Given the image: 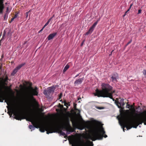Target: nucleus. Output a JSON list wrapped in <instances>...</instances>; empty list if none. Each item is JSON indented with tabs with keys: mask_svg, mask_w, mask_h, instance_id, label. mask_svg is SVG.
I'll use <instances>...</instances> for the list:
<instances>
[{
	"mask_svg": "<svg viewBox=\"0 0 146 146\" xmlns=\"http://www.w3.org/2000/svg\"><path fill=\"white\" fill-rule=\"evenodd\" d=\"M113 87L109 84L107 83H102L101 84V90L97 89L96 93H94L95 96L98 97H108L112 99V94L115 92V91L113 90Z\"/></svg>",
	"mask_w": 146,
	"mask_h": 146,
	"instance_id": "1",
	"label": "nucleus"
},
{
	"mask_svg": "<svg viewBox=\"0 0 146 146\" xmlns=\"http://www.w3.org/2000/svg\"><path fill=\"white\" fill-rule=\"evenodd\" d=\"M105 133V131L103 127L100 129H96L90 136V138L93 141H94L96 140L102 139L103 137L106 138L107 137V135H104Z\"/></svg>",
	"mask_w": 146,
	"mask_h": 146,
	"instance_id": "2",
	"label": "nucleus"
},
{
	"mask_svg": "<svg viewBox=\"0 0 146 146\" xmlns=\"http://www.w3.org/2000/svg\"><path fill=\"white\" fill-rule=\"evenodd\" d=\"M7 113L11 116L13 113L15 116V118L17 120H21L22 119H26V115L20 111L18 107L14 109H12L11 110L9 111Z\"/></svg>",
	"mask_w": 146,
	"mask_h": 146,
	"instance_id": "3",
	"label": "nucleus"
},
{
	"mask_svg": "<svg viewBox=\"0 0 146 146\" xmlns=\"http://www.w3.org/2000/svg\"><path fill=\"white\" fill-rule=\"evenodd\" d=\"M28 118L27 120L31 122L33 126L30 125L29 126V128L31 129H34V127L38 128V119L37 116L35 114H32L28 116Z\"/></svg>",
	"mask_w": 146,
	"mask_h": 146,
	"instance_id": "4",
	"label": "nucleus"
},
{
	"mask_svg": "<svg viewBox=\"0 0 146 146\" xmlns=\"http://www.w3.org/2000/svg\"><path fill=\"white\" fill-rule=\"evenodd\" d=\"M27 84H29L30 86L29 87L30 90L28 93V96L30 98L32 99H34L35 100V99H34L33 96L38 95V89L36 87H35L34 88L32 87V84L31 83L28 82Z\"/></svg>",
	"mask_w": 146,
	"mask_h": 146,
	"instance_id": "5",
	"label": "nucleus"
},
{
	"mask_svg": "<svg viewBox=\"0 0 146 146\" xmlns=\"http://www.w3.org/2000/svg\"><path fill=\"white\" fill-rule=\"evenodd\" d=\"M45 128L47 134L56 132L58 129L56 125L54 124L48 125L45 127Z\"/></svg>",
	"mask_w": 146,
	"mask_h": 146,
	"instance_id": "6",
	"label": "nucleus"
},
{
	"mask_svg": "<svg viewBox=\"0 0 146 146\" xmlns=\"http://www.w3.org/2000/svg\"><path fill=\"white\" fill-rule=\"evenodd\" d=\"M5 100V102H6L7 105L10 102L9 98L7 97L6 94L3 91L2 88L0 89V102H2L3 100Z\"/></svg>",
	"mask_w": 146,
	"mask_h": 146,
	"instance_id": "7",
	"label": "nucleus"
},
{
	"mask_svg": "<svg viewBox=\"0 0 146 146\" xmlns=\"http://www.w3.org/2000/svg\"><path fill=\"white\" fill-rule=\"evenodd\" d=\"M130 118V119L127 122L122 121V123L121 124V126H122L123 130L125 131L124 128L126 127L127 130H129L133 127L132 124V119Z\"/></svg>",
	"mask_w": 146,
	"mask_h": 146,
	"instance_id": "8",
	"label": "nucleus"
},
{
	"mask_svg": "<svg viewBox=\"0 0 146 146\" xmlns=\"http://www.w3.org/2000/svg\"><path fill=\"white\" fill-rule=\"evenodd\" d=\"M56 86H52L48 88L47 90H44L43 93L45 95H50L54 92L56 88Z\"/></svg>",
	"mask_w": 146,
	"mask_h": 146,
	"instance_id": "9",
	"label": "nucleus"
},
{
	"mask_svg": "<svg viewBox=\"0 0 146 146\" xmlns=\"http://www.w3.org/2000/svg\"><path fill=\"white\" fill-rule=\"evenodd\" d=\"M119 100L115 101V103L117 106L120 109V110H123L124 109V106L125 103L124 102V99L123 98H120Z\"/></svg>",
	"mask_w": 146,
	"mask_h": 146,
	"instance_id": "10",
	"label": "nucleus"
},
{
	"mask_svg": "<svg viewBox=\"0 0 146 146\" xmlns=\"http://www.w3.org/2000/svg\"><path fill=\"white\" fill-rule=\"evenodd\" d=\"M142 123V122L141 121L140 123L137 119L135 121H133L132 119V127L134 128H136L139 125L141 124Z\"/></svg>",
	"mask_w": 146,
	"mask_h": 146,
	"instance_id": "11",
	"label": "nucleus"
},
{
	"mask_svg": "<svg viewBox=\"0 0 146 146\" xmlns=\"http://www.w3.org/2000/svg\"><path fill=\"white\" fill-rule=\"evenodd\" d=\"M98 24L97 22H95L92 25V26L90 28L88 31L85 34V35H88L90 34H91L93 31L94 28Z\"/></svg>",
	"mask_w": 146,
	"mask_h": 146,
	"instance_id": "12",
	"label": "nucleus"
},
{
	"mask_svg": "<svg viewBox=\"0 0 146 146\" xmlns=\"http://www.w3.org/2000/svg\"><path fill=\"white\" fill-rule=\"evenodd\" d=\"M84 80V77L79 78L78 79L76 80L74 82V84L75 86H78L79 85L81 84Z\"/></svg>",
	"mask_w": 146,
	"mask_h": 146,
	"instance_id": "13",
	"label": "nucleus"
},
{
	"mask_svg": "<svg viewBox=\"0 0 146 146\" xmlns=\"http://www.w3.org/2000/svg\"><path fill=\"white\" fill-rule=\"evenodd\" d=\"M56 33H54L50 34L47 37L48 40H50L52 39L56 35Z\"/></svg>",
	"mask_w": 146,
	"mask_h": 146,
	"instance_id": "14",
	"label": "nucleus"
},
{
	"mask_svg": "<svg viewBox=\"0 0 146 146\" xmlns=\"http://www.w3.org/2000/svg\"><path fill=\"white\" fill-rule=\"evenodd\" d=\"M137 119L139 121V122L141 121L142 123L146 121V116H142L138 118Z\"/></svg>",
	"mask_w": 146,
	"mask_h": 146,
	"instance_id": "15",
	"label": "nucleus"
},
{
	"mask_svg": "<svg viewBox=\"0 0 146 146\" xmlns=\"http://www.w3.org/2000/svg\"><path fill=\"white\" fill-rule=\"evenodd\" d=\"M118 76L117 74H114L113 76H112L111 78L112 81V82L114 81L116 82L117 81V79L118 78Z\"/></svg>",
	"mask_w": 146,
	"mask_h": 146,
	"instance_id": "16",
	"label": "nucleus"
},
{
	"mask_svg": "<svg viewBox=\"0 0 146 146\" xmlns=\"http://www.w3.org/2000/svg\"><path fill=\"white\" fill-rule=\"evenodd\" d=\"M64 128L66 129V130L68 132H73L74 131V130L70 126L69 127H65Z\"/></svg>",
	"mask_w": 146,
	"mask_h": 146,
	"instance_id": "17",
	"label": "nucleus"
},
{
	"mask_svg": "<svg viewBox=\"0 0 146 146\" xmlns=\"http://www.w3.org/2000/svg\"><path fill=\"white\" fill-rule=\"evenodd\" d=\"M59 133L62 136H64V138H66L67 137V136L65 134V133L64 132L60 130L59 131Z\"/></svg>",
	"mask_w": 146,
	"mask_h": 146,
	"instance_id": "18",
	"label": "nucleus"
},
{
	"mask_svg": "<svg viewBox=\"0 0 146 146\" xmlns=\"http://www.w3.org/2000/svg\"><path fill=\"white\" fill-rule=\"evenodd\" d=\"M74 110L76 111V112L78 115H80V111L78 109L76 108V106H74Z\"/></svg>",
	"mask_w": 146,
	"mask_h": 146,
	"instance_id": "19",
	"label": "nucleus"
},
{
	"mask_svg": "<svg viewBox=\"0 0 146 146\" xmlns=\"http://www.w3.org/2000/svg\"><path fill=\"white\" fill-rule=\"evenodd\" d=\"M63 103L64 105L66 106L67 108H68V106H70L69 102H67L66 101H64L63 102H62V103Z\"/></svg>",
	"mask_w": 146,
	"mask_h": 146,
	"instance_id": "20",
	"label": "nucleus"
},
{
	"mask_svg": "<svg viewBox=\"0 0 146 146\" xmlns=\"http://www.w3.org/2000/svg\"><path fill=\"white\" fill-rule=\"evenodd\" d=\"M25 63L22 64L17 66L15 68L17 69V70H18L20 69L23 66L25 65Z\"/></svg>",
	"mask_w": 146,
	"mask_h": 146,
	"instance_id": "21",
	"label": "nucleus"
},
{
	"mask_svg": "<svg viewBox=\"0 0 146 146\" xmlns=\"http://www.w3.org/2000/svg\"><path fill=\"white\" fill-rule=\"evenodd\" d=\"M69 66L68 64H67L65 66L64 69L63 70V72H66V70L69 68Z\"/></svg>",
	"mask_w": 146,
	"mask_h": 146,
	"instance_id": "22",
	"label": "nucleus"
},
{
	"mask_svg": "<svg viewBox=\"0 0 146 146\" xmlns=\"http://www.w3.org/2000/svg\"><path fill=\"white\" fill-rule=\"evenodd\" d=\"M52 17H51L50 19H49V20H48V21L47 22V23L44 25V27H46L49 24V22L51 21V20L52 19Z\"/></svg>",
	"mask_w": 146,
	"mask_h": 146,
	"instance_id": "23",
	"label": "nucleus"
},
{
	"mask_svg": "<svg viewBox=\"0 0 146 146\" xmlns=\"http://www.w3.org/2000/svg\"><path fill=\"white\" fill-rule=\"evenodd\" d=\"M17 70L15 68L13 71L11 73L12 75H14L17 72Z\"/></svg>",
	"mask_w": 146,
	"mask_h": 146,
	"instance_id": "24",
	"label": "nucleus"
},
{
	"mask_svg": "<svg viewBox=\"0 0 146 146\" xmlns=\"http://www.w3.org/2000/svg\"><path fill=\"white\" fill-rule=\"evenodd\" d=\"M4 8V6H1V7H0V12L1 13H2L3 12Z\"/></svg>",
	"mask_w": 146,
	"mask_h": 146,
	"instance_id": "25",
	"label": "nucleus"
},
{
	"mask_svg": "<svg viewBox=\"0 0 146 146\" xmlns=\"http://www.w3.org/2000/svg\"><path fill=\"white\" fill-rule=\"evenodd\" d=\"M126 107L128 108H132L133 107L132 105H131L129 104H128V103L127 104V105Z\"/></svg>",
	"mask_w": 146,
	"mask_h": 146,
	"instance_id": "26",
	"label": "nucleus"
},
{
	"mask_svg": "<svg viewBox=\"0 0 146 146\" xmlns=\"http://www.w3.org/2000/svg\"><path fill=\"white\" fill-rule=\"evenodd\" d=\"M5 88L8 90L10 91H12V90L11 88V86L8 87V86H5Z\"/></svg>",
	"mask_w": 146,
	"mask_h": 146,
	"instance_id": "27",
	"label": "nucleus"
},
{
	"mask_svg": "<svg viewBox=\"0 0 146 146\" xmlns=\"http://www.w3.org/2000/svg\"><path fill=\"white\" fill-rule=\"evenodd\" d=\"M8 15L7 14H5L4 16V20H6L7 19Z\"/></svg>",
	"mask_w": 146,
	"mask_h": 146,
	"instance_id": "28",
	"label": "nucleus"
},
{
	"mask_svg": "<svg viewBox=\"0 0 146 146\" xmlns=\"http://www.w3.org/2000/svg\"><path fill=\"white\" fill-rule=\"evenodd\" d=\"M40 131L42 132H44L45 131V129L44 128L41 127L40 128Z\"/></svg>",
	"mask_w": 146,
	"mask_h": 146,
	"instance_id": "29",
	"label": "nucleus"
},
{
	"mask_svg": "<svg viewBox=\"0 0 146 146\" xmlns=\"http://www.w3.org/2000/svg\"><path fill=\"white\" fill-rule=\"evenodd\" d=\"M3 3V0H0V7L1 6H4Z\"/></svg>",
	"mask_w": 146,
	"mask_h": 146,
	"instance_id": "30",
	"label": "nucleus"
},
{
	"mask_svg": "<svg viewBox=\"0 0 146 146\" xmlns=\"http://www.w3.org/2000/svg\"><path fill=\"white\" fill-rule=\"evenodd\" d=\"M72 123L73 125H77V123L76 121H72Z\"/></svg>",
	"mask_w": 146,
	"mask_h": 146,
	"instance_id": "31",
	"label": "nucleus"
},
{
	"mask_svg": "<svg viewBox=\"0 0 146 146\" xmlns=\"http://www.w3.org/2000/svg\"><path fill=\"white\" fill-rule=\"evenodd\" d=\"M73 145H72V146H74L73 145L76 146L78 145V142L77 141H74L73 142Z\"/></svg>",
	"mask_w": 146,
	"mask_h": 146,
	"instance_id": "32",
	"label": "nucleus"
},
{
	"mask_svg": "<svg viewBox=\"0 0 146 146\" xmlns=\"http://www.w3.org/2000/svg\"><path fill=\"white\" fill-rule=\"evenodd\" d=\"M8 77L7 76H6L5 78H4V79L3 80H4V82H7V80H8Z\"/></svg>",
	"mask_w": 146,
	"mask_h": 146,
	"instance_id": "33",
	"label": "nucleus"
},
{
	"mask_svg": "<svg viewBox=\"0 0 146 146\" xmlns=\"http://www.w3.org/2000/svg\"><path fill=\"white\" fill-rule=\"evenodd\" d=\"M58 107V108H63V106L61 104H59Z\"/></svg>",
	"mask_w": 146,
	"mask_h": 146,
	"instance_id": "34",
	"label": "nucleus"
},
{
	"mask_svg": "<svg viewBox=\"0 0 146 146\" xmlns=\"http://www.w3.org/2000/svg\"><path fill=\"white\" fill-rule=\"evenodd\" d=\"M143 74L145 76V77L146 78V70H143Z\"/></svg>",
	"mask_w": 146,
	"mask_h": 146,
	"instance_id": "35",
	"label": "nucleus"
},
{
	"mask_svg": "<svg viewBox=\"0 0 146 146\" xmlns=\"http://www.w3.org/2000/svg\"><path fill=\"white\" fill-rule=\"evenodd\" d=\"M29 13V11L27 12L25 14V15L26 16V18H27L28 17V14Z\"/></svg>",
	"mask_w": 146,
	"mask_h": 146,
	"instance_id": "36",
	"label": "nucleus"
},
{
	"mask_svg": "<svg viewBox=\"0 0 146 146\" xmlns=\"http://www.w3.org/2000/svg\"><path fill=\"white\" fill-rule=\"evenodd\" d=\"M45 27H44V26L43 28L38 32V33H40L41 31H42Z\"/></svg>",
	"mask_w": 146,
	"mask_h": 146,
	"instance_id": "37",
	"label": "nucleus"
},
{
	"mask_svg": "<svg viewBox=\"0 0 146 146\" xmlns=\"http://www.w3.org/2000/svg\"><path fill=\"white\" fill-rule=\"evenodd\" d=\"M62 93H61L60 94V95L59 96V99H60L61 98V97L62 96Z\"/></svg>",
	"mask_w": 146,
	"mask_h": 146,
	"instance_id": "38",
	"label": "nucleus"
},
{
	"mask_svg": "<svg viewBox=\"0 0 146 146\" xmlns=\"http://www.w3.org/2000/svg\"><path fill=\"white\" fill-rule=\"evenodd\" d=\"M141 9H139L138 10V12L137 13V14H140L141 13Z\"/></svg>",
	"mask_w": 146,
	"mask_h": 146,
	"instance_id": "39",
	"label": "nucleus"
},
{
	"mask_svg": "<svg viewBox=\"0 0 146 146\" xmlns=\"http://www.w3.org/2000/svg\"><path fill=\"white\" fill-rule=\"evenodd\" d=\"M132 42V40H131L130 41H129V42H128L127 44H126V46L128 45V44H130L131 42Z\"/></svg>",
	"mask_w": 146,
	"mask_h": 146,
	"instance_id": "40",
	"label": "nucleus"
},
{
	"mask_svg": "<svg viewBox=\"0 0 146 146\" xmlns=\"http://www.w3.org/2000/svg\"><path fill=\"white\" fill-rule=\"evenodd\" d=\"M97 108H98L99 109H104L103 107H98Z\"/></svg>",
	"mask_w": 146,
	"mask_h": 146,
	"instance_id": "41",
	"label": "nucleus"
},
{
	"mask_svg": "<svg viewBox=\"0 0 146 146\" xmlns=\"http://www.w3.org/2000/svg\"><path fill=\"white\" fill-rule=\"evenodd\" d=\"M133 5V3H131V4H130V7H129V9H131V7Z\"/></svg>",
	"mask_w": 146,
	"mask_h": 146,
	"instance_id": "42",
	"label": "nucleus"
},
{
	"mask_svg": "<svg viewBox=\"0 0 146 146\" xmlns=\"http://www.w3.org/2000/svg\"><path fill=\"white\" fill-rule=\"evenodd\" d=\"M132 110L134 111H135V108L133 107H133L132 108H131Z\"/></svg>",
	"mask_w": 146,
	"mask_h": 146,
	"instance_id": "43",
	"label": "nucleus"
},
{
	"mask_svg": "<svg viewBox=\"0 0 146 146\" xmlns=\"http://www.w3.org/2000/svg\"><path fill=\"white\" fill-rule=\"evenodd\" d=\"M14 19H14V18H12L11 19V22H11L13 21L14 20Z\"/></svg>",
	"mask_w": 146,
	"mask_h": 146,
	"instance_id": "44",
	"label": "nucleus"
},
{
	"mask_svg": "<svg viewBox=\"0 0 146 146\" xmlns=\"http://www.w3.org/2000/svg\"><path fill=\"white\" fill-rule=\"evenodd\" d=\"M79 74H80V73L77 74L76 76H75V78H76L79 75Z\"/></svg>",
	"mask_w": 146,
	"mask_h": 146,
	"instance_id": "45",
	"label": "nucleus"
},
{
	"mask_svg": "<svg viewBox=\"0 0 146 146\" xmlns=\"http://www.w3.org/2000/svg\"><path fill=\"white\" fill-rule=\"evenodd\" d=\"M17 15H15V16H14V19L17 18Z\"/></svg>",
	"mask_w": 146,
	"mask_h": 146,
	"instance_id": "46",
	"label": "nucleus"
},
{
	"mask_svg": "<svg viewBox=\"0 0 146 146\" xmlns=\"http://www.w3.org/2000/svg\"><path fill=\"white\" fill-rule=\"evenodd\" d=\"M113 101H115H115H116V100H115V99H113V97H112V99ZM116 101H117V100H116Z\"/></svg>",
	"mask_w": 146,
	"mask_h": 146,
	"instance_id": "47",
	"label": "nucleus"
},
{
	"mask_svg": "<svg viewBox=\"0 0 146 146\" xmlns=\"http://www.w3.org/2000/svg\"><path fill=\"white\" fill-rule=\"evenodd\" d=\"M100 20V18H99L98 20H97V21L96 22H97V23H98V22Z\"/></svg>",
	"mask_w": 146,
	"mask_h": 146,
	"instance_id": "48",
	"label": "nucleus"
},
{
	"mask_svg": "<svg viewBox=\"0 0 146 146\" xmlns=\"http://www.w3.org/2000/svg\"><path fill=\"white\" fill-rule=\"evenodd\" d=\"M5 33H4L3 34V37H4V36H5Z\"/></svg>",
	"mask_w": 146,
	"mask_h": 146,
	"instance_id": "49",
	"label": "nucleus"
},
{
	"mask_svg": "<svg viewBox=\"0 0 146 146\" xmlns=\"http://www.w3.org/2000/svg\"><path fill=\"white\" fill-rule=\"evenodd\" d=\"M130 9H129H129H128V10L126 11L127 12L129 11Z\"/></svg>",
	"mask_w": 146,
	"mask_h": 146,
	"instance_id": "50",
	"label": "nucleus"
},
{
	"mask_svg": "<svg viewBox=\"0 0 146 146\" xmlns=\"http://www.w3.org/2000/svg\"><path fill=\"white\" fill-rule=\"evenodd\" d=\"M83 43H84V41H83V42L81 44V46L83 44Z\"/></svg>",
	"mask_w": 146,
	"mask_h": 146,
	"instance_id": "51",
	"label": "nucleus"
},
{
	"mask_svg": "<svg viewBox=\"0 0 146 146\" xmlns=\"http://www.w3.org/2000/svg\"><path fill=\"white\" fill-rule=\"evenodd\" d=\"M143 123H144V124L145 125H146V122H144Z\"/></svg>",
	"mask_w": 146,
	"mask_h": 146,
	"instance_id": "52",
	"label": "nucleus"
},
{
	"mask_svg": "<svg viewBox=\"0 0 146 146\" xmlns=\"http://www.w3.org/2000/svg\"><path fill=\"white\" fill-rule=\"evenodd\" d=\"M4 37H3V36H2V38H1V40H2L3 39V38H4Z\"/></svg>",
	"mask_w": 146,
	"mask_h": 146,
	"instance_id": "53",
	"label": "nucleus"
},
{
	"mask_svg": "<svg viewBox=\"0 0 146 146\" xmlns=\"http://www.w3.org/2000/svg\"><path fill=\"white\" fill-rule=\"evenodd\" d=\"M126 15L124 14L123 15V17H124Z\"/></svg>",
	"mask_w": 146,
	"mask_h": 146,
	"instance_id": "54",
	"label": "nucleus"
},
{
	"mask_svg": "<svg viewBox=\"0 0 146 146\" xmlns=\"http://www.w3.org/2000/svg\"><path fill=\"white\" fill-rule=\"evenodd\" d=\"M126 111L128 112H129V110H126Z\"/></svg>",
	"mask_w": 146,
	"mask_h": 146,
	"instance_id": "55",
	"label": "nucleus"
},
{
	"mask_svg": "<svg viewBox=\"0 0 146 146\" xmlns=\"http://www.w3.org/2000/svg\"><path fill=\"white\" fill-rule=\"evenodd\" d=\"M127 13V11L125 12V14L126 15Z\"/></svg>",
	"mask_w": 146,
	"mask_h": 146,
	"instance_id": "56",
	"label": "nucleus"
},
{
	"mask_svg": "<svg viewBox=\"0 0 146 146\" xmlns=\"http://www.w3.org/2000/svg\"><path fill=\"white\" fill-rule=\"evenodd\" d=\"M54 15H53V16H52V18H53L54 17Z\"/></svg>",
	"mask_w": 146,
	"mask_h": 146,
	"instance_id": "57",
	"label": "nucleus"
},
{
	"mask_svg": "<svg viewBox=\"0 0 146 146\" xmlns=\"http://www.w3.org/2000/svg\"><path fill=\"white\" fill-rule=\"evenodd\" d=\"M84 121V122L85 123L86 122H85L84 121Z\"/></svg>",
	"mask_w": 146,
	"mask_h": 146,
	"instance_id": "58",
	"label": "nucleus"
},
{
	"mask_svg": "<svg viewBox=\"0 0 146 146\" xmlns=\"http://www.w3.org/2000/svg\"><path fill=\"white\" fill-rule=\"evenodd\" d=\"M134 103H133V105H134Z\"/></svg>",
	"mask_w": 146,
	"mask_h": 146,
	"instance_id": "59",
	"label": "nucleus"
}]
</instances>
